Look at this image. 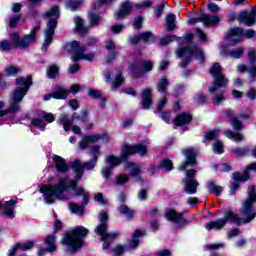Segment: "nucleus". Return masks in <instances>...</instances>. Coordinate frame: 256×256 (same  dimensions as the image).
I'll return each instance as SVG.
<instances>
[{
	"label": "nucleus",
	"instance_id": "obj_35",
	"mask_svg": "<svg viewBox=\"0 0 256 256\" xmlns=\"http://www.w3.org/2000/svg\"><path fill=\"white\" fill-rule=\"evenodd\" d=\"M191 119H193L191 114L182 113L176 117V119L174 120V124L181 127V125H187V123H189L191 121Z\"/></svg>",
	"mask_w": 256,
	"mask_h": 256
},
{
	"label": "nucleus",
	"instance_id": "obj_54",
	"mask_svg": "<svg viewBox=\"0 0 256 256\" xmlns=\"http://www.w3.org/2000/svg\"><path fill=\"white\" fill-rule=\"evenodd\" d=\"M232 127L235 131H241V129H243V123L239 121V118L234 117L232 118Z\"/></svg>",
	"mask_w": 256,
	"mask_h": 256
},
{
	"label": "nucleus",
	"instance_id": "obj_55",
	"mask_svg": "<svg viewBox=\"0 0 256 256\" xmlns=\"http://www.w3.org/2000/svg\"><path fill=\"white\" fill-rule=\"evenodd\" d=\"M32 125L33 127H36L37 129H40L41 131H43V129H45L47 124H45L41 119H34L32 121Z\"/></svg>",
	"mask_w": 256,
	"mask_h": 256
},
{
	"label": "nucleus",
	"instance_id": "obj_20",
	"mask_svg": "<svg viewBox=\"0 0 256 256\" xmlns=\"http://www.w3.org/2000/svg\"><path fill=\"white\" fill-rule=\"evenodd\" d=\"M238 21H240V23H244V25H247L248 27L255 25L256 8H253L250 12H247V11L240 12L238 16Z\"/></svg>",
	"mask_w": 256,
	"mask_h": 256
},
{
	"label": "nucleus",
	"instance_id": "obj_37",
	"mask_svg": "<svg viewBox=\"0 0 256 256\" xmlns=\"http://www.w3.org/2000/svg\"><path fill=\"white\" fill-rule=\"evenodd\" d=\"M88 19L90 21V26L95 27L101 23V17L95 13V10H91L88 13Z\"/></svg>",
	"mask_w": 256,
	"mask_h": 256
},
{
	"label": "nucleus",
	"instance_id": "obj_46",
	"mask_svg": "<svg viewBox=\"0 0 256 256\" xmlns=\"http://www.w3.org/2000/svg\"><path fill=\"white\" fill-rule=\"evenodd\" d=\"M90 155L94 161H99V157H101V148L99 146H92L90 148Z\"/></svg>",
	"mask_w": 256,
	"mask_h": 256
},
{
	"label": "nucleus",
	"instance_id": "obj_34",
	"mask_svg": "<svg viewBox=\"0 0 256 256\" xmlns=\"http://www.w3.org/2000/svg\"><path fill=\"white\" fill-rule=\"evenodd\" d=\"M151 93H152V90L149 88H146L142 91L143 109H149V107H151V104L153 103V101L151 100Z\"/></svg>",
	"mask_w": 256,
	"mask_h": 256
},
{
	"label": "nucleus",
	"instance_id": "obj_19",
	"mask_svg": "<svg viewBox=\"0 0 256 256\" xmlns=\"http://www.w3.org/2000/svg\"><path fill=\"white\" fill-rule=\"evenodd\" d=\"M245 50L243 47L234 48L232 50L229 49V45L223 44L220 47V54L223 55V57H231L232 59H240V57L243 56V52Z\"/></svg>",
	"mask_w": 256,
	"mask_h": 256
},
{
	"label": "nucleus",
	"instance_id": "obj_42",
	"mask_svg": "<svg viewBox=\"0 0 256 256\" xmlns=\"http://www.w3.org/2000/svg\"><path fill=\"white\" fill-rule=\"evenodd\" d=\"M124 78L121 75V72H118L115 76V78L112 80L111 89H117L118 87H121L123 85Z\"/></svg>",
	"mask_w": 256,
	"mask_h": 256
},
{
	"label": "nucleus",
	"instance_id": "obj_7",
	"mask_svg": "<svg viewBox=\"0 0 256 256\" xmlns=\"http://www.w3.org/2000/svg\"><path fill=\"white\" fill-rule=\"evenodd\" d=\"M43 17L48 20L44 30V43L42 45V51L45 53L49 45L53 43V36L55 35V29H57L59 17H61V11L58 6H54L46 11Z\"/></svg>",
	"mask_w": 256,
	"mask_h": 256
},
{
	"label": "nucleus",
	"instance_id": "obj_12",
	"mask_svg": "<svg viewBox=\"0 0 256 256\" xmlns=\"http://www.w3.org/2000/svg\"><path fill=\"white\" fill-rule=\"evenodd\" d=\"M177 57L182 59L180 62L181 67H187L189 62L191 61V57H195L198 61H203L205 59V54H203V50L194 47V48H179L176 51Z\"/></svg>",
	"mask_w": 256,
	"mask_h": 256
},
{
	"label": "nucleus",
	"instance_id": "obj_28",
	"mask_svg": "<svg viewBox=\"0 0 256 256\" xmlns=\"http://www.w3.org/2000/svg\"><path fill=\"white\" fill-rule=\"evenodd\" d=\"M107 51H109L110 55L106 57V63H111L115 61L117 57V51H115V42L112 39H108L105 45Z\"/></svg>",
	"mask_w": 256,
	"mask_h": 256
},
{
	"label": "nucleus",
	"instance_id": "obj_13",
	"mask_svg": "<svg viewBox=\"0 0 256 256\" xmlns=\"http://www.w3.org/2000/svg\"><path fill=\"white\" fill-rule=\"evenodd\" d=\"M244 37L246 39H253L255 37V31L253 29L243 30L241 28H231L228 31L226 41L228 43H240Z\"/></svg>",
	"mask_w": 256,
	"mask_h": 256
},
{
	"label": "nucleus",
	"instance_id": "obj_64",
	"mask_svg": "<svg viewBox=\"0 0 256 256\" xmlns=\"http://www.w3.org/2000/svg\"><path fill=\"white\" fill-rule=\"evenodd\" d=\"M88 95L89 97H91L92 99H100L101 97V92L97 91V90H89L88 91Z\"/></svg>",
	"mask_w": 256,
	"mask_h": 256
},
{
	"label": "nucleus",
	"instance_id": "obj_1",
	"mask_svg": "<svg viewBox=\"0 0 256 256\" xmlns=\"http://www.w3.org/2000/svg\"><path fill=\"white\" fill-rule=\"evenodd\" d=\"M95 165H97V161L93 159L83 164L81 160H75L72 164V169L76 173L75 179L69 180V178L63 177L55 185L45 184L40 187L39 191L44 197V203L46 205H53L56 200L67 201L71 199V191L77 189V183L83 177V171L85 169L91 171V169H95Z\"/></svg>",
	"mask_w": 256,
	"mask_h": 256
},
{
	"label": "nucleus",
	"instance_id": "obj_58",
	"mask_svg": "<svg viewBox=\"0 0 256 256\" xmlns=\"http://www.w3.org/2000/svg\"><path fill=\"white\" fill-rule=\"evenodd\" d=\"M95 201H97V203H99L100 205H107V200L105 199V197H103V193H97L94 196Z\"/></svg>",
	"mask_w": 256,
	"mask_h": 256
},
{
	"label": "nucleus",
	"instance_id": "obj_61",
	"mask_svg": "<svg viewBox=\"0 0 256 256\" xmlns=\"http://www.w3.org/2000/svg\"><path fill=\"white\" fill-rule=\"evenodd\" d=\"M246 96L248 97V99H250V101H255V99H256V89L255 88H250L247 91Z\"/></svg>",
	"mask_w": 256,
	"mask_h": 256
},
{
	"label": "nucleus",
	"instance_id": "obj_50",
	"mask_svg": "<svg viewBox=\"0 0 256 256\" xmlns=\"http://www.w3.org/2000/svg\"><path fill=\"white\" fill-rule=\"evenodd\" d=\"M160 168L166 169V171H173V161H171L169 159L161 160Z\"/></svg>",
	"mask_w": 256,
	"mask_h": 256
},
{
	"label": "nucleus",
	"instance_id": "obj_24",
	"mask_svg": "<svg viewBox=\"0 0 256 256\" xmlns=\"http://www.w3.org/2000/svg\"><path fill=\"white\" fill-rule=\"evenodd\" d=\"M125 169H128L130 177H134L136 181H141V166L134 162H126Z\"/></svg>",
	"mask_w": 256,
	"mask_h": 256
},
{
	"label": "nucleus",
	"instance_id": "obj_57",
	"mask_svg": "<svg viewBox=\"0 0 256 256\" xmlns=\"http://www.w3.org/2000/svg\"><path fill=\"white\" fill-rule=\"evenodd\" d=\"M40 117H42V119H45V121H47V123H53V121H55V116H53V114H51V113L42 112L40 114Z\"/></svg>",
	"mask_w": 256,
	"mask_h": 256
},
{
	"label": "nucleus",
	"instance_id": "obj_21",
	"mask_svg": "<svg viewBox=\"0 0 256 256\" xmlns=\"http://www.w3.org/2000/svg\"><path fill=\"white\" fill-rule=\"evenodd\" d=\"M57 238L55 235H49L45 238V249H41L38 251V255H44V253H53V251H57Z\"/></svg>",
	"mask_w": 256,
	"mask_h": 256
},
{
	"label": "nucleus",
	"instance_id": "obj_10",
	"mask_svg": "<svg viewBox=\"0 0 256 256\" xmlns=\"http://www.w3.org/2000/svg\"><path fill=\"white\" fill-rule=\"evenodd\" d=\"M87 119V113H83L82 115H79L77 113H74L72 115V119L69 120V116L67 114H61L58 123L59 125L63 126L64 131H72L75 133V135H81V127L77 125H73V123H83ZM72 126V127H71Z\"/></svg>",
	"mask_w": 256,
	"mask_h": 256
},
{
	"label": "nucleus",
	"instance_id": "obj_16",
	"mask_svg": "<svg viewBox=\"0 0 256 256\" xmlns=\"http://www.w3.org/2000/svg\"><path fill=\"white\" fill-rule=\"evenodd\" d=\"M75 195H76V197H79V196L83 197L82 206L72 203L69 205V209H70L71 213L81 216L84 213L83 207H85V205H87V201H89V192L85 191L83 188H76Z\"/></svg>",
	"mask_w": 256,
	"mask_h": 256
},
{
	"label": "nucleus",
	"instance_id": "obj_33",
	"mask_svg": "<svg viewBox=\"0 0 256 256\" xmlns=\"http://www.w3.org/2000/svg\"><path fill=\"white\" fill-rule=\"evenodd\" d=\"M139 39H143V41H145V43H153V41H155V36H153V34H151L150 32H144L142 34H140V36H134L132 38H130L131 43H139Z\"/></svg>",
	"mask_w": 256,
	"mask_h": 256
},
{
	"label": "nucleus",
	"instance_id": "obj_3",
	"mask_svg": "<svg viewBox=\"0 0 256 256\" xmlns=\"http://www.w3.org/2000/svg\"><path fill=\"white\" fill-rule=\"evenodd\" d=\"M147 155V146L143 144L128 146L125 145L121 150V157H116L114 155H110L106 157V165L108 168H103L101 173L104 179H109L111 177V169H115L118 165H121L125 159L129 157V155Z\"/></svg>",
	"mask_w": 256,
	"mask_h": 256
},
{
	"label": "nucleus",
	"instance_id": "obj_27",
	"mask_svg": "<svg viewBox=\"0 0 256 256\" xmlns=\"http://www.w3.org/2000/svg\"><path fill=\"white\" fill-rule=\"evenodd\" d=\"M233 179H234V182L231 184L230 189H231V191H237V189H239L240 181H248L249 173L244 172L243 174H241L239 172H235L233 174Z\"/></svg>",
	"mask_w": 256,
	"mask_h": 256
},
{
	"label": "nucleus",
	"instance_id": "obj_25",
	"mask_svg": "<svg viewBox=\"0 0 256 256\" xmlns=\"http://www.w3.org/2000/svg\"><path fill=\"white\" fill-rule=\"evenodd\" d=\"M199 20L205 27H214L218 23H221V18L219 16H213L209 14H201Z\"/></svg>",
	"mask_w": 256,
	"mask_h": 256
},
{
	"label": "nucleus",
	"instance_id": "obj_48",
	"mask_svg": "<svg viewBox=\"0 0 256 256\" xmlns=\"http://www.w3.org/2000/svg\"><path fill=\"white\" fill-rule=\"evenodd\" d=\"M116 185H125L129 181V175L118 174L115 176Z\"/></svg>",
	"mask_w": 256,
	"mask_h": 256
},
{
	"label": "nucleus",
	"instance_id": "obj_43",
	"mask_svg": "<svg viewBox=\"0 0 256 256\" xmlns=\"http://www.w3.org/2000/svg\"><path fill=\"white\" fill-rule=\"evenodd\" d=\"M18 247L20 251H30V249H33V247H35V241L30 240L27 242H18Z\"/></svg>",
	"mask_w": 256,
	"mask_h": 256
},
{
	"label": "nucleus",
	"instance_id": "obj_56",
	"mask_svg": "<svg viewBox=\"0 0 256 256\" xmlns=\"http://www.w3.org/2000/svg\"><path fill=\"white\" fill-rule=\"evenodd\" d=\"M214 169H219L223 173H227L231 171V166L228 163H223L221 165H214Z\"/></svg>",
	"mask_w": 256,
	"mask_h": 256
},
{
	"label": "nucleus",
	"instance_id": "obj_30",
	"mask_svg": "<svg viewBox=\"0 0 256 256\" xmlns=\"http://www.w3.org/2000/svg\"><path fill=\"white\" fill-rule=\"evenodd\" d=\"M141 237H143V232L136 230L133 234L132 241H130L128 245H125L127 251H133V249H137V247H139V238Z\"/></svg>",
	"mask_w": 256,
	"mask_h": 256
},
{
	"label": "nucleus",
	"instance_id": "obj_22",
	"mask_svg": "<svg viewBox=\"0 0 256 256\" xmlns=\"http://www.w3.org/2000/svg\"><path fill=\"white\" fill-rule=\"evenodd\" d=\"M236 71L238 73H245V71H247L249 76L251 77V83H254V81L256 79V64L255 63L250 62L249 65L239 64L236 67Z\"/></svg>",
	"mask_w": 256,
	"mask_h": 256
},
{
	"label": "nucleus",
	"instance_id": "obj_45",
	"mask_svg": "<svg viewBox=\"0 0 256 256\" xmlns=\"http://www.w3.org/2000/svg\"><path fill=\"white\" fill-rule=\"evenodd\" d=\"M119 213H121L122 215H126L128 219L133 218V216L135 215V211L129 209V207L125 205H121L119 207Z\"/></svg>",
	"mask_w": 256,
	"mask_h": 256
},
{
	"label": "nucleus",
	"instance_id": "obj_4",
	"mask_svg": "<svg viewBox=\"0 0 256 256\" xmlns=\"http://www.w3.org/2000/svg\"><path fill=\"white\" fill-rule=\"evenodd\" d=\"M32 83L31 76L20 77L16 80L17 88L10 95L9 109L0 110V117L7 115V113H19V111H21V101H23V97L27 95V91H29V87H31Z\"/></svg>",
	"mask_w": 256,
	"mask_h": 256
},
{
	"label": "nucleus",
	"instance_id": "obj_52",
	"mask_svg": "<svg viewBox=\"0 0 256 256\" xmlns=\"http://www.w3.org/2000/svg\"><path fill=\"white\" fill-rule=\"evenodd\" d=\"M113 255L114 256H121L123 255V253H127V246H121V245H117L113 250Z\"/></svg>",
	"mask_w": 256,
	"mask_h": 256
},
{
	"label": "nucleus",
	"instance_id": "obj_38",
	"mask_svg": "<svg viewBox=\"0 0 256 256\" xmlns=\"http://www.w3.org/2000/svg\"><path fill=\"white\" fill-rule=\"evenodd\" d=\"M167 85H169V80L164 77L158 81L156 89L159 93H167Z\"/></svg>",
	"mask_w": 256,
	"mask_h": 256
},
{
	"label": "nucleus",
	"instance_id": "obj_39",
	"mask_svg": "<svg viewBox=\"0 0 256 256\" xmlns=\"http://www.w3.org/2000/svg\"><path fill=\"white\" fill-rule=\"evenodd\" d=\"M219 129L211 130L207 132V134L204 137V143H209L210 141H215L217 137H219Z\"/></svg>",
	"mask_w": 256,
	"mask_h": 256
},
{
	"label": "nucleus",
	"instance_id": "obj_9",
	"mask_svg": "<svg viewBox=\"0 0 256 256\" xmlns=\"http://www.w3.org/2000/svg\"><path fill=\"white\" fill-rule=\"evenodd\" d=\"M98 219L101 224L96 227L95 233H97V235H100L102 241H104L103 250L109 251L111 241H113V239H117V237H119V234L115 232L107 233V223L105 222L108 219V215L106 214V212H101L98 216Z\"/></svg>",
	"mask_w": 256,
	"mask_h": 256
},
{
	"label": "nucleus",
	"instance_id": "obj_63",
	"mask_svg": "<svg viewBox=\"0 0 256 256\" xmlns=\"http://www.w3.org/2000/svg\"><path fill=\"white\" fill-rule=\"evenodd\" d=\"M165 105H167V97H163L162 99H160L158 106H157V111L159 113H161V111H163V108L165 107Z\"/></svg>",
	"mask_w": 256,
	"mask_h": 256
},
{
	"label": "nucleus",
	"instance_id": "obj_11",
	"mask_svg": "<svg viewBox=\"0 0 256 256\" xmlns=\"http://www.w3.org/2000/svg\"><path fill=\"white\" fill-rule=\"evenodd\" d=\"M64 49L68 51V53L73 54V62L78 61V59H83L84 61H93V59H95V53H85V46H81L77 41L66 43Z\"/></svg>",
	"mask_w": 256,
	"mask_h": 256
},
{
	"label": "nucleus",
	"instance_id": "obj_44",
	"mask_svg": "<svg viewBox=\"0 0 256 256\" xmlns=\"http://www.w3.org/2000/svg\"><path fill=\"white\" fill-rule=\"evenodd\" d=\"M47 75L49 79H55L57 75H59V66L57 65H50L47 69Z\"/></svg>",
	"mask_w": 256,
	"mask_h": 256
},
{
	"label": "nucleus",
	"instance_id": "obj_26",
	"mask_svg": "<svg viewBox=\"0 0 256 256\" xmlns=\"http://www.w3.org/2000/svg\"><path fill=\"white\" fill-rule=\"evenodd\" d=\"M165 218L167 221H172L173 223L181 224L185 223V219L183 218V213H177L174 209H169L165 212Z\"/></svg>",
	"mask_w": 256,
	"mask_h": 256
},
{
	"label": "nucleus",
	"instance_id": "obj_41",
	"mask_svg": "<svg viewBox=\"0 0 256 256\" xmlns=\"http://www.w3.org/2000/svg\"><path fill=\"white\" fill-rule=\"evenodd\" d=\"M176 19H177V17L175 16V14H168L166 16V25H167L168 31H173V29H175V20Z\"/></svg>",
	"mask_w": 256,
	"mask_h": 256
},
{
	"label": "nucleus",
	"instance_id": "obj_8",
	"mask_svg": "<svg viewBox=\"0 0 256 256\" xmlns=\"http://www.w3.org/2000/svg\"><path fill=\"white\" fill-rule=\"evenodd\" d=\"M41 26H35L31 31L30 34L26 35L25 37H19V34L13 33L10 36L11 42L7 40L0 41V51H11L14 47L18 49H25L31 45V43H35V39L37 37V31H39Z\"/></svg>",
	"mask_w": 256,
	"mask_h": 256
},
{
	"label": "nucleus",
	"instance_id": "obj_40",
	"mask_svg": "<svg viewBox=\"0 0 256 256\" xmlns=\"http://www.w3.org/2000/svg\"><path fill=\"white\" fill-rule=\"evenodd\" d=\"M81 5H83V0H69L66 2V7L67 9H70V11H77Z\"/></svg>",
	"mask_w": 256,
	"mask_h": 256
},
{
	"label": "nucleus",
	"instance_id": "obj_32",
	"mask_svg": "<svg viewBox=\"0 0 256 256\" xmlns=\"http://www.w3.org/2000/svg\"><path fill=\"white\" fill-rule=\"evenodd\" d=\"M75 23V32L76 33H87L89 31V27L85 26V20L83 18L76 16L74 17Z\"/></svg>",
	"mask_w": 256,
	"mask_h": 256
},
{
	"label": "nucleus",
	"instance_id": "obj_29",
	"mask_svg": "<svg viewBox=\"0 0 256 256\" xmlns=\"http://www.w3.org/2000/svg\"><path fill=\"white\" fill-rule=\"evenodd\" d=\"M131 2L125 1L121 4L119 10L115 13L116 19H123V17H126V15H129L131 13Z\"/></svg>",
	"mask_w": 256,
	"mask_h": 256
},
{
	"label": "nucleus",
	"instance_id": "obj_6",
	"mask_svg": "<svg viewBox=\"0 0 256 256\" xmlns=\"http://www.w3.org/2000/svg\"><path fill=\"white\" fill-rule=\"evenodd\" d=\"M88 234L89 229L84 226H78L64 234L62 244H64L68 253H75L83 247V239H85Z\"/></svg>",
	"mask_w": 256,
	"mask_h": 256
},
{
	"label": "nucleus",
	"instance_id": "obj_18",
	"mask_svg": "<svg viewBox=\"0 0 256 256\" xmlns=\"http://www.w3.org/2000/svg\"><path fill=\"white\" fill-rule=\"evenodd\" d=\"M101 139L104 141V143H107V141H109V136L107 134H103V135L94 134V135L85 136L79 142V147L80 149H87V147H89V144L97 143V141Z\"/></svg>",
	"mask_w": 256,
	"mask_h": 256
},
{
	"label": "nucleus",
	"instance_id": "obj_5",
	"mask_svg": "<svg viewBox=\"0 0 256 256\" xmlns=\"http://www.w3.org/2000/svg\"><path fill=\"white\" fill-rule=\"evenodd\" d=\"M210 73L214 77V82L209 88L210 95H213L212 103L213 105H220L225 101V90H221V88L227 87L229 80L223 75V67L219 63L210 68Z\"/></svg>",
	"mask_w": 256,
	"mask_h": 256
},
{
	"label": "nucleus",
	"instance_id": "obj_47",
	"mask_svg": "<svg viewBox=\"0 0 256 256\" xmlns=\"http://www.w3.org/2000/svg\"><path fill=\"white\" fill-rule=\"evenodd\" d=\"M212 149L217 155L225 153V150L223 149V142L219 140H216V142L213 143Z\"/></svg>",
	"mask_w": 256,
	"mask_h": 256
},
{
	"label": "nucleus",
	"instance_id": "obj_36",
	"mask_svg": "<svg viewBox=\"0 0 256 256\" xmlns=\"http://www.w3.org/2000/svg\"><path fill=\"white\" fill-rule=\"evenodd\" d=\"M224 135L228 138L231 139V141H234L235 143H241L245 139V136L241 133H234L232 131H226L224 132Z\"/></svg>",
	"mask_w": 256,
	"mask_h": 256
},
{
	"label": "nucleus",
	"instance_id": "obj_17",
	"mask_svg": "<svg viewBox=\"0 0 256 256\" xmlns=\"http://www.w3.org/2000/svg\"><path fill=\"white\" fill-rule=\"evenodd\" d=\"M182 153L186 157V161L180 165L179 171H185V169L197 165V161H195V150L193 148L184 149Z\"/></svg>",
	"mask_w": 256,
	"mask_h": 256
},
{
	"label": "nucleus",
	"instance_id": "obj_51",
	"mask_svg": "<svg viewBox=\"0 0 256 256\" xmlns=\"http://www.w3.org/2000/svg\"><path fill=\"white\" fill-rule=\"evenodd\" d=\"M5 73L8 77L15 76L18 73H21V69L15 67V66H8L5 69Z\"/></svg>",
	"mask_w": 256,
	"mask_h": 256
},
{
	"label": "nucleus",
	"instance_id": "obj_62",
	"mask_svg": "<svg viewBox=\"0 0 256 256\" xmlns=\"http://www.w3.org/2000/svg\"><path fill=\"white\" fill-rule=\"evenodd\" d=\"M20 251L19 244H14L8 251V256H15L16 253Z\"/></svg>",
	"mask_w": 256,
	"mask_h": 256
},
{
	"label": "nucleus",
	"instance_id": "obj_15",
	"mask_svg": "<svg viewBox=\"0 0 256 256\" xmlns=\"http://www.w3.org/2000/svg\"><path fill=\"white\" fill-rule=\"evenodd\" d=\"M80 89L81 87L78 84L72 85L69 90H65L63 87H60L53 93L44 95V101H49L51 99H67V95H69V93H78Z\"/></svg>",
	"mask_w": 256,
	"mask_h": 256
},
{
	"label": "nucleus",
	"instance_id": "obj_60",
	"mask_svg": "<svg viewBox=\"0 0 256 256\" xmlns=\"http://www.w3.org/2000/svg\"><path fill=\"white\" fill-rule=\"evenodd\" d=\"M248 58L250 63H256V51L255 49L251 48L248 50Z\"/></svg>",
	"mask_w": 256,
	"mask_h": 256
},
{
	"label": "nucleus",
	"instance_id": "obj_23",
	"mask_svg": "<svg viewBox=\"0 0 256 256\" xmlns=\"http://www.w3.org/2000/svg\"><path fill=\"white\" fill-rule=\"evenodd\" d=\"M17 205V199L12 198L9 201L5 202L3 207V215L7 217V219L15 218V206Z\"/></svg>",
	"mask_w": 256,
	"mask_h": 256
},
{
	"label": "nucleus",
	"instance_id": "obj_49",
	"mask_svg": "<svg viewBox=\"0 0 256 256\" xmlns=\"http://www.w3.org/2000/svg\"><path fill=\"white\" fill-rule=\"evenodd\" d=\"M208 191L210 193H214V195H221V193L223 192V187L217 186L214 183H210L208 185Z\"/></svg>",
	"mask_w": 256,
	"mask_h": 256
},
{
	"label": "nucleus",
	"instance_id": "obj_53",
	"mask_svg": "<svg viewBox=\"0 0 256 256\" xmlns=\"http://www.w3.org/2000/svg\"><path fill=\"white\" fill-rule=\"evenodd\" d=\"M231 153L236 157H242V155H245L247 153V148H232Z\"/></svg>",
	"mask_w": 256,
	"mask_h": 256
},
{
	"label": "nucleus",
	"instance_id": "obj_2",
	"mask_svg": "<svg viewBox=\"0 0 256 256\" xmlns=\"http://www.w3.org/2000/svg\"><path fill=\"white\" fill-rule=\"evenodd\" d=\"M255 201V186H249L248 199L243 203L241 209L242 218H239V216L234 214L232 211H227L224 213V217L222 219L206 223L205 227L207 231H211L212 229H223V226L227 225L229 222L236 223L237 225H241V223H251V221H253V219L256 217L255 209H253V204Z\"/></svg>",
	"mask_w": 256,
	"mask_h": 256
},
{
	"label": "nucleus",
	"instance_id": "obj_31",
	"mask_svg": "<svg viewBox=\"0 0 256 256\" xmlns=\"http://www.w3.org/2000/svg\"><path fill=\"white\" fill-rule=\"evenodd\" d=\"M53 159L55 162L56 171H58L59 173H66V171H69V166L67 165L65 159L57 155H55Z\"/></svg>",
	"mask_w": 256,
	"mask_h": 256
},
{
	"label": "nucleus",
	"instance_id": "obj_14",
	"mask_svg": "<svg viewBox=\"0 0 256 256\" xmlns=\"http://www.w3.org/2000/svg\"><path fill=\"white\" fill-rule=\"evenodd\" d=\"M197 171L190 169L186 171V176L183 179L184 191L188 195H195L197 193V187H199V182L195 179Z\"/></svg>",
	"mask_w": 256,
	"mask_h": 256
},
{
	"label": "nucleus",
	"instance_id": "obj_59",
	"mask_svg": "<svg viewBox=\"0 0 256 256\" xmlns=\"http://www.w3.org/2000/svg\"><path fill=\"white\" fill-rule=\"evenodd\" d=\"M123 29H125V26L123 24H116L111 27V31L114 34L121 33V31H123Z\"/></svg>",
	"mask_w": 256,
	"mask_h": 256
}]
</instances>
